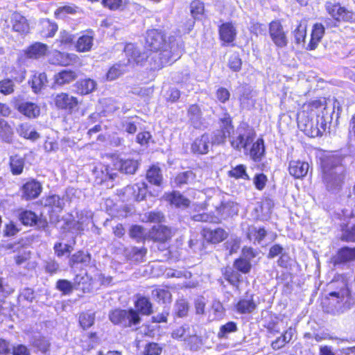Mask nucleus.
I'll list each match as a JSON object with an SVG mask.
<instances>
[{"mask_svg":"<svg viewBox=\"0 0 355 355\" xmlns=\"http://www.w3.org/2000/svg\"><path fill=\"white\" fill-rule=\"evenodd\" d=\"M193 219L195 221L208 222V223H218L220 219L218 216L209 214L207 213L198 214L193 216Z\"/></svg>","mask_w":355,"mask_h":355,"instance_id":"obj_56","label":"nucleus"},{"mask_svg":"<svg viewBox=\"0 0 355 355\" xmlns=\"http://www.w3.org/2000/svg\"><path fill=\"white\" fill-rule=\"evenodd\" d=\"M93 173L95 175L96 182L98 184H102L109 180H114L116 176V173L113 169L108 166L102 164L96 166Z\"/></svg>","mask_w":355,"mask_h":355,"instance_id":"obj_15","label":"nucleus"},{"mask_svg":"<svg viewBox=\"0 0 355 355\" xmlns=\"http://www.w3.org/2000/svg\"><path fill=\"white\" fill-rule=\"evenodd\" d=\"M110 321L123 327H130L140 323L141 318L138 313L132 309L129 310L115 309L109 314Z\"/></svg>","mask_w":355,"mask_h":355,"instance_id":"obj_6","label":"nucleus"},{"mask_svg":"<svg viewBox=\"0 0 355 355\" xmlns=\"http://www.w3.org/2000/svg\"><path fill=\"white\" fill-rule=\"evenodd\" d=\"M146 178L150 183L155 185H160L162 180V176L160 173L159 168L155 166H152L147 171Z\"/></svg>","mask_w":355,"mask_h":355,"instance_id":"obj_44","label":"nucleus"},{"mask_svg":"<svg viewBox=\"0 0 355 355\" xmlns=\"http://www.w3.org/2000/svg\"><path fill=\"white\" fill-rule=\"evenodd\" d=\"M238 328L236 322H228L220 327V329L218 332V337L219 338H227L230 334L236 332Z\"/></svg>","mask_w":355,"mask_h":355,"instance_id":"obj_45","label":"nucleus"},{"mask_svg":"<svg viewBox=\"0 0 355 355\" xmlns=\"http://www.w3.org/2000/svg\"><path fill=\"white\" fill-rule=\"evenodd\" d=\"M162 348L155 343L148 344L143 352L144 355H160Z\"/></svg>","mask_w":355,"mask_h":355,"instance_id":"obj_61","label":"nucleus"},{"mask_svg":"<svg viewBox=\"0 0 355 355\" xmlns=\"http://www.w3.org/2000/svg\"><path fill=\"white\" fill-rule=\"evenodd\" d=\"M129 234L131 238L139 241L146 235V231L140 225H133L131 227Z\"/></svg>","mask_w":355,"mask_h":355,"instance_id":"obj_57","label":"nucleus"},{"mask_svg":"<svg viewBox=\"0 0 355 355\" xmlns=\"http://www.w3.org/2000/svg\"><path fill=\"white\" fill-rule=\"evenodd\" d=\"M350 293L345 285L338 291H334L329 293V296L334 297L338 304L346 303L349 297Z\"/></svg>","mask_w":355,"mask_h":355,"instance_id":"obj_43","label":"nucleus"},{"mask_svg":"<svg viewBox=\"0 0 355 355\" xmlns=\"http://www.w3.org/2000/svg\"><path fill=\"white\" fill-rule=\"evenodd\" d=\"M124 52L127 57V61L112 67L107 73L108 80H115L126 71V67L141 63L144 60V56L140 54L139 50L133 44H128L125 46Z\"/></svg>","mask_w":355,"mask_h":355,"instance_id":"obj_4","label":"nucleus"},{"mask_svg":"<svg viewBox=\"0 0 355 355\" xmlns=\"http://www.w3.org/2000/svg\"><path fill=\"white\" fill-rule=\"evenodd\" d=\"M209 138L207 135H203L200 138L195 140L192 144L191 148L194 153L200 154L207 153L209 148Z\"/></svg>","mask_w":355,"mask_h":355,"instance_id":"obj_32","label":"nucleus"},{"mask_svg":"<svg viewBox=\"0 0 355 355\" xmlns=\"http://www.w3.org/2000/svg\"><path fill=\"white\" fill-rule=\"evenodd\" d=\"M13 133V129L8 121L0 119V136L3 139L9 142L11 140Z\"/></svg>","mask_w":355,"mask_h":355,"instance_id":"obj_41","label":"nucleus"},{"mask_svg":"<svg viewBox=\"0 0 355 355\" xmlns=\"http://www.w3.org/2000/svg\"><path fill=\"white\" fill-rule=\"evenodd\" d=\"M328 13L336 21H352L355 20V14L338 4L328 3L326 5Z\"/></svg>","mask_w":355,"mask_h":355,"instance_id":"obj_11","label":"nucleus"},{"mask_svg":"<svg viewBox=\"0 0 355 355\" xmlns=\"http://www.w3.org/2000/svg\"><path fill=\"white\" fill-rule=\"evenodd\" d=\"M254 137V130L244 123L239 125L235 130L232 128L230 143L231 146L237 150H241L242 148L245 150L248 146L252 144Z\"/></svg>","mask_w":355,"mask_h":355,"instance_id":"obj_5","label":"nucleus"},{"mask_svg":"<svg viewBox=\"0 0 355 355\" xmlns=\"http://www.w3.org/2000/svg\"><path fill=\"white\" fill-rule=\"evenodd\" d=\"M54 101L57 108L69 112H72L78 105V101L76 97L65 92L58 94L54 98Z\"/></svg>","mask_w":355,"mask_h":355,"instance_id":"obj_10","label":"nucleus"},{"mask_svg":"<svg viewBox=\"0 0 355 355\" xmlns=\"http://www.w3.org/2000/svg\"><path fill=\"white\" fill-rule=\"evenodd\" d=\"M322 181L329 191L339 189L343 180L344 166L341 159L334 155L321 157Z\"/></svg>","mask_w":355,"mask_h":355,"instance_id":"obj_2","label":"nucleus"},{"mask_svg":"<svg viewBox=\"0 0 355 355\" xmlns=\"http://www.w3.org/2000/svg\"><path fill=\"white\" fill-rule=\"evenodd\" d=\"M73 87L76 93L80 95H87L96 89L97 83L91 78H85L77 81Z\"/></svg>","mask_w":355,"mask_h":355,"instance_id":"obj_20","label":"nucleus"},{"mask_svg":"<svg viewBox=\"0 0 355 355\" xmlns=\"http://www.w3.org/2000/svg\"><path fill=\"white\" fill-rule=\"evenodd\" d=\"M136 310H135L138 314L139 313L142 315H150L151 314L152 304L149 300L143 296H139L135 303Z\"/></svg>","mask_w":355,"mask_h":355,"instance_id":"obj_29","label":"nucleus"},{"mask_svg":"<svg viewBox=\"0 0 355 355\" xmlns=\"http://www.w3.org/2000/svg\"><path fill=\"white\" fill-rule=\"evenodd\" d=\"M220 121L221 130L217 131L212 138L213 143L216 144L224 143L226 138L230 139L232 130V119L229 114H225Z\"/></svg>","mask_w":355,"mask_h":355,"instance_id":"obj_9","label":"nucleus"},{"mask_svg":"<svg viewBox=\"0 0 355 355\" xmlns=\"http://www.w3.org/2000/svg\"><path fill=\"white\" fill-rule=\"evenodd\" d=\"M63 232H69L72 234H77L82 231L83 229L81 227L80 224L75 220L67 221L62 227Z\"/></svg>","mask_w":355,"mask_h":355,"instance_id":"obj_55","label":"nucleus"},{"mask_svg":"<svg viewBox=\"0 0 355 355\" xmlns=\"http://www.w3.org/2000/svg\"><path fill=\"white\" fill-rule=\"evenodd\" d=\"M219 35L225 43H231L236 35V27L231 22L224 23L219 28Z\"/></svg>","mask_w":355,"mask_h":355,"instance_id":"obj_21","label":"nucleus"},{"mask_svg":"<svg viewBox=\"0 0 355 355\" xmlns=\"http://www.w3.org/2000/svg\"><path fill=\"white\" fill-rule=\"evenodd\" d=\"M188 116L195 128H199L202 124L201 111L197 105L193 104L189 106Z\"/></svg>","mask_w":355,"mask_h":355,"instance_id":"obj_35","label":"nucleus"},{"mask_svg":"<svg viewBox=\"0 0 355 355\" xmlns=\"http://www.w3.org/2000/svg\"><path fill=\"white\" fill-rule=\"evenodd\" d=\"M191 327L189 326H183L177 328L172 333V336L176 339H182L187 341L188 336H190Z\"/></svg>","mask_w":355,"mask_h":355,"instance_id":"obj_51","label":"nucleus"},{"mask_svg":"<svg viewBox=\"0 0 355 355\" xmlns=\"http://www.w3.org/2000/svg\"><path fill=\"white\" fill-rule=\"evenodd\" d=\"M265 153L264 141L263 139H258L253 144L250 150V156L255 162L260 161Z\"/></svg>","mask_w":355,"mask_h":355,"instance_id":"obj_34","label":"nucleus"},{"mask_svg":"<svg viewBox=\"0 0 355 355\" xmlns=\"http://www.w3.org/2000/svg\"><path fill=\"white\" fill-rule=\"evenodd\" d=\"M114 170L125 174H134L138 168L139 163L133 159H116L114 161Z\"/></svg>","mask_w":355,"mask_h":355,"instance_id":"obj_14","label":"nucleus"},{"mask_svg":"<svg viewBox=\"0 0 355 355\" xmlns=\"http://www.w3.org/2000/svg\"><path fill=\"white\" fill-rule=\"evenodd\" d=\"M202 235L207 242L211 243H220L227 237V233L222 228L214 230L205 228L202 231Z\"/></svg>","mask_w":355,"mask_h":355,"instance_id":"obj_17","label":"nucleus"},{"mask_svg":"<svg viewBox=\"0 0 355 355\" xmlns=\"http://www.w3.org/2000/svg\"><path fill=\"white\" fill-rule=\"evenodd\" d=\"M234 266L243 273H248L251 269L250 261L243 257L236 259L234 263Z\"/></svg>","mask_w":355,"mask_h":355,"instance_id":"obj_52","label":"nucleus"},{"mask_svg":"<svg viewBox=\"0 0 355 355\" xmlns=\"http://www.w3.org/2000/svg\"><path fill=\"white\" fill-rule=\"evenodd\" d=\"M150 234L154 240L164 242L171 237L172 232L166 226L159 225L153 227Z\"/></svg>","mask_w":355,"mask_h":355,"instance_id":"obj_26","label":"nucleus"},{"mask_svg":"<svg viewBox=\"0 0 355 355\" xmlns=\"http://www.w3.org/2000/svg\"><path fill=\"white\" fill-rule=\"evenodd\" d=\"M94 319V313H83L79 317V322L83 329H87L93 325Z\"/></svg>","mask_w":355,"mask_h":355,"instance_id":"obj_49","label":"nucleus"},{"mask_svg":"<svg viewBox=\"0 0 355 355\" xmlns=\"http://www.w3.org/2000/svg\"><path fill=\"white\" fill-rule=\"evenodd\" d=\"M45 205L60 211L62 209L64 202L58 195L48 196L45 200Z\"/></svg>","mask_w":355,"mask_h":355,"instance_id":"obj_47","label":"nucleus"},{"mask_svg":"<svg viewBox=\"0 0 355 355\" xmlns=\"http://www.w3.org/2000/svg\"><path fill=\"white\" fill-rule=\"evenodd\" d=\"M14 91L13 82L10 79H5L0 81V92L3 94H10Z\"/></svg>","mask_w":355,"mask_h":355,"instance_id":"obj_62","label":"nucleus"},{"mask_svg":"<svg viewBox=\"0 0 355 355\" xmlns=\"http://www.w3.org/2000/svg\"><path fill=\"white\" fill-rule=\"evenodd\" d=\"M78 77L77 73L71 70H63L54 76L55 83L62 86L69 84Z\"/></svg>","mask_w":355,"mask_h":355,"instance_id":"obj_27","label":"nucleus"},{"mask_svg":"<svg viewBox=\"0 0 355 355\" xmlns=\"http://www.w3.org/2000/svg\"><path fill=\"white\" fill-rule=\"evenodd\" d=\"M310 110L317 114L315 124L313 122H308L305 124V131L310 128L311 136L313 137H320L329 129V124L331 121V114L327 110L326 101L315 100L310 103Z\"/></svg>","mask_w":355,"mask_h":355,"instance_id":"obj_3","label":"nucleus"},{"mask_svg":"<svg viewBox=\"0 0 355 355\" xmlns=\"http://www.w3.org/2000/svg\"><path fill=\"white\" fill-rule=\"evenodd\" d=\"M19 220L25 225H37L39 228H44L47 225L46 220L39 219L36 214L31 211H24L19 216Z\"/></svg>","mask_w":355,"mask_h":355,"instance_id":"obj_18","label":"nucleus"},{"mask_svg":"<svg viewBox=\"0 0 355 355\" xmlns=\"http://www.w3.org/2000/svg\"><path fill=\"white\" fill-rule=\"evenodd\" d=\"M94 33L92 31H87L77 40L75 48L78 52H88L94 44Z\"/></svg>","mask_w":355,"mask_h":355,"instance_id":"obj_16","label":"nucleus"},{"mask_svg":"<svg viewBox=\"0 0 355 355\" xmlns=\"http://www.w3.org/2000/svg\"><path fill=\"white\" fill-rule=\"evenodd\" d=\"M195 179V174L191 171H187L178 174L174 180L175 184L181 187L183 184H189Z\"/></svg>","mask_w":355,"mask_h":355,"instance_id":"obj_40","label":"nucleus"},{"mask_svg":"<svg viewBox=\"0 0 355 355\" xmlns=\"http://www.w3.org/2000/svg\"><path fill=\"white\" fill-rule=\"evenodd\" d=\"M152 295L158 302H169L171 298V293L164 288H156L152 291Z\"/></svg>","mask_w":355,"mask_h":355,"instance_id":"obj_46","label":"nucleus"},{"mask_svg":"<svg viewBox=\"0 0 355 355\" xmlns=\"http://www.w3.org/2000/svg\"><path fill=\"white\" fill-rule=\"evenodd\" d=\"M191 13L194 19L197 18L200 15H202L204 12V4L200 1H193L191 2Z\"/></svg>","mask_w":355,"mask_h":355,"instance_id":"obj_60","label":"nucleus"},{"mask_svg":"<svg viewBox=\"0 0 355 355\" xmlns=\"http://www.w3.org/2000/svg\"><path fill=\"white\" fill-rule=\"evenodd\" d=\"M269 35L272 42L278 48H284L287 46L288 37L279 21L275 20L269 24Z\"/></svg>","mask_w":355,"mask_h":355,"instance_id":"obj_7","label":"nucleus"},{"mask_svg":"<svg viewBox=\"0 0 355 355\" xmlns=\"http://www.w3.org/2000/svg\"><path fill=\"white\" fill-rule=\"evenodd\" d=\"M46 51V45L40 42H36L28 48L26 51V54L29 58L37 59L44 55Z\"/></svg>","mask_w":355,"mask_h":355,"instance_id":"obj_30","label":"nucleus"},{"mask_svg":"<svg viewBox=\"0 0 355 355\" xmlns=\"http://www.w3.org/2000/svg\"><path fill=\"white\" fill-rule=\"evenodd\" d=\"M10 166L13 175H19L23 172L24 160L18 155L10 157Z\"/></svg>","mask_w":355,"mask_h":355,"instance_id":"obj_39","label":"nucleus"},{"mask_svg":"<svg viewBox=\"0 0 355 355\" xmlns=\"http://www.w3.org/2000/svg\"><path fill=\"white\" fill-rule=\"evenodd\" d=\"M229 175L230 177H234L236 179H238V178H242L244 180L250 179L249 176L246 173L245 166L242 164L236 166L235 168H234L231 171H230Z\"/></svg>","mask_w":355,"mask_h":355,"instance_id":"obj_53","label":"nucleus"},{"mask_svg":"<svg viewBox=\"0 0 355 355\" xmlns=\"http://www.w3.org/2000/svg\"><path fill=\"white\" fill-rule=\"evenodd\" d=\"M146 48L151 53L148 55L144 53L140 54L144 56V60H147L154 69L172 63L180 58L182 53L181 45L173 37H170L166 42L163 33L155 29L147 31Z\"/></svg>","mask_w":355,"mask_h":355,"instance_id":"obj_1","label":"nucleus"},{"mask_svg":"<svg viewBox=\"0 0 355 355\" xmlns=\"http://www.w3.org/2000/svg\"><path fill=\"white\" fill-rule=\"evenodd\" d=\"M90 261V256L87 253L83 251H78L71 256L69 264L70 267L73 268L78 263L87 264Z\"/></svg>","mask_w":355,"mask_h":355,"instance_id":"obj_38","label":"nucleus"},{"mask_svg":"<svg viewBox=\"0 0 355 355\" xmlns=\"http://www.w3.org/2000/svg\"><path fill=\"white\" fill-rule=\"evenodd\" d=\"M144 217L147 222L159 223L164 220L163 214L158 211H149L145 214Z\"/></svg>","mask_w":355,"mask_h":355,"instance_id":"obj_58","label":"nucleus"},{"mask_svg":"<svg viewBox=\"0 0 355 355\" xmlns=\"http://www.w3.org/2000/svg\"><path fill=\"white\" fill-rule=\"evenodd\" d=\"M175 312L180 317H184L188 311V304L184 300H180L175 304Z\"/></svg>","mask_w":355,"mask_h":355,"instance_id":"obj_64","label":"nucleus"},{"mask_svg":"<svg viewBox=\"0 0 355 355\" xmlns=\"http://www.w3.org/2000/svg\"><path fill=\"white\" fill-rule=\"evenodd\" d=\"M324 34V27L323 25L322 24H315L313 27L311 37L306 49L311 51L315 49Z\"/></svg>","mask_w":355,"mask_h":355,"instance_id":"obj_22","label":"nucleus"},{"mask_svg":"<svg viewBox=\"0 0 355 355\" xmlns=\"http://www.w3.org/2000/svg\"><path fill=\"white\" fill-rule=\"evenodd\" d=\"M42 26L41 35L42 37H53L58 30L56 24L50 21L49 19H42L40 22Z\"/></svg>","mask_w":355,"mask_h":355,"instance_id":"obj_37","label":"nucleus"},{"mask_svg":"<svg viewBox=\"0 0 355 355\" xmlns=\"http://www.w3.org/2000/svg\"><path fill=\"white\" fill-rule=\"evenodd\" d=\"M256 307L257 305L252 296L250 298L240 300L236 305L237 312L242 314L250 313Z\"/></svg>","mask_w":355,"mask_h":355,"instance_id":"obj_31","label":"nucleus"},{"mask_svg":"<svg viewBox=\"0 0 355 355\" xmlns=\"http://www.w3.org/2000/svg\"><path fill=\"white\" fill-rule=\"evenodd\" d=\"M56 287L59 291L63 292V293L68 294L72 291L73 286L70 282L66 279H60L57 282Z\"/></svg>","mask_w":355,"mask_h":355,"instance_id":"obj_63","label":"nucleus"},{"mask_svg":"<svg viewBox=\"0 0 355 355\" xmlns=\"http://www.w3.org/2000/svg\"><path fill=\"white\" fill-rule=\"evenodd\" d=\"M146 193L147 185L144 182L127 186L123 190L124 200L141 201L144 199Z\"/></svg>","mask_w":355,"mask_h":355,"instance_id":"obj_8","label":"nucleus"},{"mask_svg":"<svg viewBox=\"0 0 355 355\" xmlns=\"http://www.w3.org/2000/svg\"><path fill=\"white\" fill-rule=\"evenodd\" d=\"M293 33L296 43H304L306 34V25L301 22L295 29Z\"/></svg>","mask_w":355,"mask_h":355,"instance_id":"obj_50","label":"nucleus"},{"mask_svg":"<svg viewBox=\"0 0 355 355\" xmlns=\"http://www.w3.org/2000/svg\"><path fill=\"white\" fill-rule=\"evenodd\" d=\"M53 249L58 257H62L65 253L71 252L73 248L69 244H62V243L58 242L54 245Z\"/></svg>","mask_w":355,"mask_h":355,"instance_id":"obj_59","label":"nucleus"},{"mask_svg":"<svg viewBox=\"0 0 355 355\" xmlns=\"http://www.w3.org/2000/svg\"><path fill=\"white\" fill-rule=\"evenodd\" d=\"M187 341L191 347V349L197 350L202 345V340L196 336V332L193 327H191L190 336H188Z\"/></svg>","mask_w":355,"mask_h":355,"instance_id":"obj_54","label":"nucleus"},{"mask_svg":"<svg viewBox=\"0 0 355 355\" xmlns=\"http://www.w3.org/2000/svg\"><path fill=\"white\" fill-rule=\"evenodd\" d=\"M17 110L19 112L29 118H35L39 116L40 112V109L36 104L28 102L21 103L18 106Z\"/></svg>","mask_w":355,"mask_h":355,"instance_id":"obj_28","label":"nucleus"},{"mask_svg":"<svg viewBox=\"0 0 355 355\" xmlns=\"http://www.w3.org/2000/svg\"><path fill=\"white\" fill-rule=\"evenodd\" d=\"M128 3V0H101L102 5L112 10L122 9Z\"/></svg>","mask_w":355,"mask_h":355,"instance_id":"obj_48","label":"nucleus"},{"mask_svg":"<svg viewBox=\"0 0 355 355\" xmlns=\"http://www.w3.org/2000/svg\"><path fill=\"white\" fill-rule=\"evenodd\" d=\"M21 196L26 200L37 198L42 191L41 183L36 180L31 179L22 186Z\"/></svg>","mask_w":355,"mask_h":355,"instance_id":"obj_12","label":"nucleus"},{"mask_svg":"<svg viewBox=\"0 0 355 355\" xmlns=\"http://www.w3.org/2000/svg\"><path fill=\"white\" fill-rule=\"evenodd\" d=\"M13 31L19 33H26L29 31L27 19L19 13H13L11 17Z\"/></svg>","mask_w":355,"mask_h":355,"instance_id":"obj_23","label":"nucleus"},{"mask_svg":"<svg viewBox=\"0 0 355 355\" xmlns=\"http://www.w3.org/2000/svg\"><path fill=\"white\" fill-rule=\"evenodd\" d=\"M146 252L147 250L144 248H138L132 247L125 250V255L130 260L135 262H141L144 261V257L146 256Z\"/></svg>","mask_w":355,"mask_h":355,"instance_id":"obj_36","label":"nucleus"},{"mask_svg":"<svg viewBox=\"0 0 355 355\" xmlns=\"http://www.w3.org/2000/svg\"><path fill=\"white\" fill-rule=\"evenodd\" d=\"M46 83L47 77L46 73H40L35 74L32 78V88L37 93L42 89Z\"/></svg>","mask_w":355,"mask_h":355,"instance_id":"obj_42","label":"nucleus"},{"mask_svg":"<svg viewBox=\"0 0 355 355\" xmlns=\"http://www.w3.org/2000/svg\"><path fill=\"white\" fill-rule=\"evenodd\" d=\"M17 132L19 136L32 141H35L40 137V135L36 131L31 130V126L27 123L19 125L17 128Z\"/></svg>","mask_w":355,"mask_h":355,"instance_id":"obj_33","label":"nucleus"},{"mask_svg":"<svg viewBox=\"0 0 355 355\" xmlns=\"http://www.w3.org/2000/svg\"><path fill=\"white\" fill-rule=\"evenodd\" d=\"M334 266L355 261V248L344 247L331 259Z\"/></svg>","mask_w":355,"mask_h":355,"instance_id":"obj_13","label":"nucleus"},{"mask_svg":"<svg viewBox=\"0 0 355 355\" xmlns=\"http://www.w3.org/2000/svg\"><path fill=\"white\" fill-rule=\"evenodd\" d=\"M164 198L171 205L180 208H186L189 205L190 201L184 198L180 192L174 191L166 193Z\"/></svg>","mask_w":355,"mask_h":355,"instance_id":"obj_25","label":"nucleus"},{"mask_svg":"<svg viewBox=\"0 0 355 355\" xmlns=\"http://www.w3.org/2000/svg\"><path fill=\"white\" fill-rule=\"evenodd\" d=\"M218 214L223 218L236 215L239 211V207L236 203L228 201L222 202L220 207H216Z\"/></svg>","mask_w":355,"mask_h":355,"instance_id":"obj_24","label":"nucleus"},{"mask_svg":"<svg viewBox=\"0 0 355 355\" xmlns=\"http://www.w3.org/2000/svg\"><path fill=\"white\" fill-rule=\"evenodd\" d=\"M309 169V165L306 162L293 160L289 163V173L295 178L304 177L307 174Z\"/></svg>","mask_w":355,"mask_h":355,"instance_id":"obj_19","label":"nucleus"}]
</instances>
